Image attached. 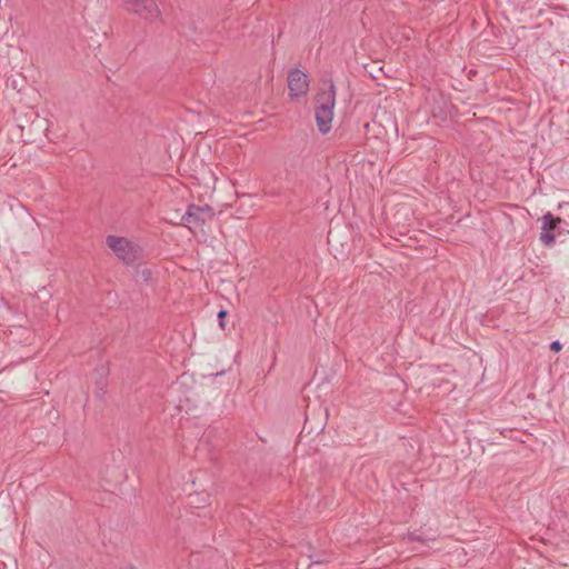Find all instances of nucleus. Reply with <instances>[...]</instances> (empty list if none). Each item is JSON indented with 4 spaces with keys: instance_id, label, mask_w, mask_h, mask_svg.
Here are the masks:
<instances>
[{
    "instance_id": "obj_1",
    "label": "nucleus",
    "mask_w": 569,
    "mask_h": 569,
    "mask_svg": "<svg viewBox=\"0 0 569 569\" xmlns=\"http://www.w3.org/2000/svg\"><path fill=\"white\" fill-rule=\"evenodd\" d=\"M328 90H322L317 96L316 122L321 133L326 134L331 130L333 109L336 104V87L332 80L327 82Z\"/></svg>"
},
{
    "instance_id": "obj_2",
    "label": "nucleus",
    "mask_w": 569,
    "mask_h": 569,
    "mask_svg": "<svg viewBox=\"0 0 569 569\" xmlns=\"http://www.w3.org/2000/svg\"><path fill=\"white\" fill-rule=\"evenodd\" d=\"M123 9L147 23L161 19V10L156 0H121Z\"/></svg>"
},
{
    "instance_id": "obj_3",
    "label": "nucleus",
    "mask_w": 569,
    "mask_h": 569,
    "mask_svg": "<svg viewBox=\"0 0 569 569\" xmlns=\"http://www.w3.org/2000/svg\"><path fill=\"white\" fill-rule=\"evenodd\" d=\"M213 217L214 211L210 206L189 204L181 218V223L192 232H196L197 230H202L203 224L212 220Z\"/></svg>"
},
{
    "instance_id": "obj_4",
    "label": "nucleus",
    "mask_w": 569,
    "mask_h": 569,
    "mask_svg": "<svg viewBox=\"0 0 569 569\" xmlns=\"http://www.w3.org/2000/svg\"><path fill=\"white\" fill-rule=\"evenodd\" d=\"M106 242L122 262L130 264L137 260L139 248L127 238L108 236Z\"/></svg>"
},
{
    "instance_id": "obj_5",
    "label": "nucleus",
    "mask_w": 569,
    "mask_h": 569,
    "mask_svg": "<svg viewBox=\"0 0 569 569\" xmlns=\"http://www.w3.org/2000/svg\"><path fill=\"white\" fill-rule=\"evenodd\" d=\"M288 89L291 98L307 94L309 90V78L300 69H292L288 73Z\"/></svg>"
},
{
    "instance_id": "obj_6",
    "label": "nucleus",
    "mask_w": 569,
    "mask_h": 569,
    "mask_svg": "<svg viewBox=\"0 0 569 569\" xmlns=\"http://www.w3.org/2000/svg\"><path fill=\"white\" fill-rule=\"evenodd\" d=\"M561 222L560 218L553 217L550 212L546 213L542 218V230L551 231L556 229L557 224Z\"/></svg>"
},
{
    "instance_id": "obj_7",
    "label": "nucleus",
    "mask_w": 569,
    "mask_h": 569,
    "mask_svg": "<svg viewBox=\"0 0 569 569\" xmlns=\"http://www.w3.org/2000/svg\"><path fill=\"white\" fill-rule=\"evenodd\" d=\"M540 241L545 246L549 247L555 242V234L551 231L542 230V232L540 233Z\"/></svg>"
},
{
    "instance_id": "obj_8",
    "label": "nucleus",
    "mask_w": 569,
    "mask_h": 569,
    "mask_svg": "<svg viewBox=\"0 0 569 569\" xmlns=\"http://www.w3.org/2000/svg\"><path fill=\"white\" fill-rule=\"evenodd\" d=\"M140 277L144 280V281H150L151 278H152V271L150 269H142L140 272H139Z\"/></svg>"
},
{
    "instance_id": "obj_9",
    "label": "nucleus",
    "mask_w": 569,
    "mask_h": 569,
    "mask_svg": "<svg viewBox=\"0 0 569 569\" xmlns=\"http://www.w3.org/2000/svg\"><path fill=\"white\" fill-rule=\"evenodd\" d=\"M226 316H227V311L226 310H220L218 312L219 327L221 329H224V321H223V319H224Z\"/></svg>"
},
{
    "instance_id": "obj_10",
    "label": "nucleus",
    "mask_w": 569,
    "mask_h": 569,
    "mask_svg": "<svg viewBox=\"0 0 569 569\" xmlns=\"http://www.w3.org/2000/svg\"><path fill=\"white\" fill-rule=\"evenodd\" d=\"M562 348V345L556 340V341H552L551 345H550V349L555 352H559Z\"/></svg>"
},
{
    "instance_id": "obj_11",
    "label": "nucleus",
    "mask_w": 569,
    "mask_h": 569,
    "mask_svg": "<svg viewBox=\"0 0 569 569\" xmlns=\"http://www.w3.org/2000/svg\"><path fill=\"white\" fill-rule=\"evenodd\" d=\"M408 539L412 540V541L413 540H419V538L417 536L412 535V533L408 536Z\"/></svg>"
}]
</instances>
